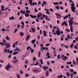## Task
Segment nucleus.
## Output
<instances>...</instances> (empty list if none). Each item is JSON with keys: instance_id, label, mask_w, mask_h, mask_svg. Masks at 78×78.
Wrapping results in <instances>:
<instances>
[{"instance_id": "3c124183", "label": "nucleus", "mask_w": 78, "mask_h": 78, "mask_svg": "<svg viewBox=\"0 0 78 78\" xmlns=\"http://www.w3.org/2000/svg\"><path fill=\"white\" fill-rule=\"evenodd\" d=\"M64 76L62 75H60L59 76V78H62V77Z\"/></svg>"}, {"instance_id": "c756f323", "label": "nucleus", "mask_w": 78, "mask_h": 78, "mask_svg": "<svg viewBox=\"0 0 78 78\" xmlns=\"http://www.w3.org/2000/svg\"><path fill=\"white\" fill-rule=\"evenodd\" d=\"M25 11L27 13V14H29V13H30V11L29 10H26Z\"/></svg>"}, {"instance_id": "9d476101", "label": "nucleus", "mask_w": 78, "mask_h": 78, "mask_svg": "<svg viewBox=\"0 0 78 78\" xmlns=\"http://www.w3.org/2000/svg\"><path fill=\"white\" fill-rule=\"evenodd\" d=\"M64 24L66 27L68 25L67 23H66V22L65 21H64L63 23H62V26H64Z\"/></svg>"}, {"instance_id": "603ef678", "label": "nucleus", "mask_w": 78, "mask_h": 78, "mask_svg": "<svg viewBox=\"0 0 78 78\" xmlns=\"http://www.w3.org/2000/svg\"><path fill=\"white\" fill-rule=\"evenodd\" d=\"M0 44L1 45H5V44H3V42H0Z\"/></svg>"}, {"instance_id": "39448f33", "label": "nucleus", "mask_w": 78, "mask_h": 78, "mask_svg": "<svg viewBox=\"0 0 78 78\" xmlns=\"http://www.w3.org/2000/svg\"><path fill=\"white\" fill-rule=\"evenodd\" d=\"M4 44V45H5V48H10V44L9 43H7L5 44Z\"/></svg>"}, {"instance_id": "6ab92c4d", "label": "nucleus", "mask_w": 78, "mask_h": 78, "mask_svg": "<svg viewBox=\"0 0 78 78\" xmlns=\"http://www.w3.org/2000/svg\"><path fill=\"white\" fill-rule=\"evenodd\" d=\"M31 42L33 44L36 42V40H33L31 41Z\"/></svg>"}, {"instance_id": "864d4df0", "label": "nucleus", "mask_w": 78, "mask_h": 78, "mask_svg": "<svg viewBox=\"0 0 78 78\" xmlns=\"http://www.w3.org/2000/svg\"><path fill=\"white\" fill-rule=\"evenodd\" d=\"M73 73H71V78H73Z\"/></svg>"}, {"instance_id": "4468645a", "label": "nucleus", "mask_w": 78, "mask_h": 78, "mask_svg": "<svg viewBox=\"0 0 78 78\" xmlns=\"http://www.w3.org/2000/svg\"><path fill=\"white\" fill-rule=\"evenodd\" d=\"M42 14L41 13H39L37 15V17L38 18H39L40 17H42Z\"/></svg>"}, {"instance_id": "c03bdc74", "label": "nucleus", "mask_w": 78, "mask_h": 78, "mask_svg": "<svg viewBox=\"0 0 78 78\" xmlns=\"http://www.w3.org/2000/svg\"><path fill=\"white\" fill-rule=\"evenodd\" d=\"M50 62L49 61H47V64L48 66H50Z\"/></svg>"}, {"instance_id": "5fc2aeb1", "label": "nucleus", "mask_w": 78, "mask_h": 78, "mask_svg": "<svg viewBox=\"0 0 78 78\" xmlns=\"http://www.w3.org/2000/svg\"><path fill=\"white\" fill-rule=\"evenodd\" d=\"M55 61H52V60L51 61V64H54V63H55Z\"/></svg>"}, {"instance_id": "7c9ffc66", "label": "nucleus", "mask_w": 78, "mask_h": 78, "mask_svg": "<svg viewBox=\"0 0 78 78\" xmlns=\"http://www.w3.org/2000/svg\"><path fill=\"white\" fill-rule=\"evenodd\" d=\"M68 15H66V16H64V17L63 18V20H65V19H66V18H68Z\"/></svg>"}, {"instance_id": "5701e85b", "label": "nucleus", "mask_w": 78, "mask_h": 78, "mask_svg": "<svg viewBox=\"0 0 78 78\" xmlns=\"http://www.w3.org/2000/svg\"><path fill=\"white\" fill-rule=\"evenodd\" d=\"M17 53H19V52L16 51V52H15L13 53V55H17Z\"/></svg>"}, {"instance_id": "4be33fe9", "label": "nucleus", "mask_w": 78, "mask_h": 78, "mask_svg": "<svg viewBox=\"0 0 78 78\" xmlns=\"http://www.w3.org/2000/svg\"><path fill=\"white\" fill-rule=\"evenodd\" d=\"M31 30H32L33 33H34V32H35V29H34V28H32Z\"/></svg>"}, {"instance_id": "aec40b11", "label": "nucleus", "mask_w": 78, "mask_h": 78, "mask_svg": "<svg viewBox=\"0 0 78 78\" xmlns=\"http://www.w3.org/2000/svg\"><path fill=\"white\" fill-rule=\"evenodd\" d=\"M37 4L36 2H33L32 3V6L33 5V6H34L35 5H37Z\"/></svg>"}, {"instance_id": "f3484780", "label": "nucleus", "mask_w": 78, "mask_h": 78, "mask_svg": "<svg viewBox=\"0 0 78 78\" xmlns=\"http://www.w3.org/2000/svg\"><path fill=\"white\" fill-rule=\"evenodd\" d=\"M45 19H46V20H50V19L49 18H48V16L47 15L45 16Z\"/></svg>"}, {"instance_id": "393cba45", "label": "nucleus", "mask_w": 78, "mask_h": 78, "mask_svg": "<svg viewBox=\"0 0 78 78\" xmlns=\"http://www.w3.org/2000/svg\"><path fill=\"white\" fill-rule=\"evenodd\" d=\"M29 16L30 15L28 14H27V13H26L25 14V17H29Z\"/></svg>"}, {"instance_id": "4c0bfd02", "label": "nucleus", "mask_w": 78, "mask_h": 78, "mask_svg": "<svg viewBox=\"0 0 78 78\" xmlns=\"http://www.w3.org/2000/svg\"><path fill=\"white\" fill-rule=\"evenodd\" d=\"M67 64H68L69 65V64H71L72 62L70 61V62H67Z\"/></svg>"}, {"instance_id": "20e7f679", "label": "nucleus", "mask_w": 78, "mask_h": 78, "mask_svg": "<svg viewBox=\"0 0 78 78\" xmlns=\"http://www.w3.org/2000/svg\"><path fill=\"white\" fill-rule=\"evenodd\" d=\"M62 58V59L65 61H66V59H68V57H67L64 56V55H62L61 56Z\"/></svg>"}, {"instance_id": "79ce46f5", "label": "nucleus", "mask_w": 78, "mask_h": 78, "mask_svg": "<svg viewBox=\"0 0 78 78\" xmlns=\"http://www.w3.org/2000/svg\"><path fill=\"white\" fill-rule=\"evenodd\" d=\"M40 62L41 63V64H44V63H43V60H42V59H41L40 60Z\"/></svg>"}, {"instance_id": "f03ea898", "label": "nucleus", "mask_w": 78, "mask_h": 78, "mask_svg": "<svg viewBox=\"0 0 78 78\" xmlns=\"http://www.w3.org/2000/svg\"><path fill=\"white\" fill-rule=\"evenodd\" d=\"M71 9L72 11L73 12H75V10H76V7L74 6L75 4L74 3H73L72 4H71Z\"/></svg>"}, {"instance_id": "bf43d9fd", "label": "nucleus", "mask_w": 78, "mask_h": 78, "mask_svg": "<svg viewBox=\"0 0 78 78\" xmlns=\"http://www.w3.org/2000/svg\"><path fill=\"white\" fill-rule=\"evenodd\" d=\"M73 73L74 75H76V73H77V72H73Z\"/></svg>"}, {"instance_id": "69168bd1", "label": "nucleus", "mask_w": 78, "mask_h": 78, "mask_svg": "<svg viewBox=\"0 0 78 78\" xmlns=\"http://www.w3.org/2000/svg\"><path fill=\"white\" fill-rule=\"evenodd\" d=\"M37 11H38L37 10V9H36V8H35L34 12H37Z\"/></svg>"}, {"instance_id": "a878e982", "label": "nucleus", "mask_w": 78, "mask_h": 78, "mask_svg": "<svg viewBox=\"0 0 78 78\" xmlns=\"http://www.w3.org/2000/svg\"><path fill=\"white\" fill-rule=\"evenodd\" d=\"M54 5H59V3L58 2H53Z\"/></svg>"}, {"instance_id": "0e129e2a", "label": "nucleus", "mask_w": 78, "mask_h": 78, "mask_svg": "<svg viewBox=\"0 0 78 78\" xmlns=\"http://www.w3.org/2000/svg\"><path fill=\"white\" fill-rule=\"evenodd\" d=\"M36 58H35L34 57H33V61H36Z\"/></svg>"}, {"instance_id": "58836bf2", "label": "nucleus", "mask_w": 78, "mask_h": 78, "mask_svg": "<svg viewBox=\"0 0 78 78\" xmlns=\"http://www.w3.org/2000/svg\"><path fill=\"white\" fill-rule=\"evenodd\" d=\"M74 48L76 50L78 49V46H74Z\"/></svg>"}, {"instance_id": "2f4dec72", "label": "nucleus", "mask_w": 78, "mask_h": 78, "mask_svg": "<svg viewBox=\"0 0 78 78\" xmlns=\"http://www.w3.org/2000/svg\"><path fill=\"white\" fill-rule=\"evenodd\" d=\"M30 50H31V53H33V52H34V50L32 49V48H30Z\"/></svg>"}, {"instance_id": "f257e3e1", "label": "nucleus", "mask_w": 78, "mask_h": 78, "mask_svg": "<svg viewBox=\"0 0 78 78\" xmlns=\"http://www.w3.org/2000/svg\"><path fill=\"white\" fill-rule=\"evenodd\" d=\"M73 20V18L72 17L71 18V20H70L69 21V26L70 27V31H71V33H73V27H72V25H73V23L74 22L73 20Z\"/></svg>"}, {"instance_id": "0eeeda50", "label": "nucleus", "mask_w": 78, "mask_h": 78, "mask_svg": "<svg viewBox=\"0 0 78 78\" xmlns=\"http://www.w3.org/2000/svg\"><path fill=\"white\" fill-rule=\"evenodd\" d=\"M4 51L5 52V53H7L8 52V53H10V50H9V49H8L7 50V49H4Z\"/></svg>"}, {"instance_id": "13d9d810", "label": "nucleus", "mask_w": 78, "mask_h": 78, "mask_svg": "<svg viewBox=\"0 0 78 78\" xmlns=\"http://www.w3.org/2000/svg\"><path fill=\"white\" fill-rule=\"evenodd\" d=\"M49 11V10H47V11L46 12V14H50V13L48 12Z\"/></svg>"}, {"instance_id": "e433bc0d", "label": "nucleus", "mask_w": 78, "mask_h": 78, "mask_svg": "<svg viewBox=\"0 0 78 78\" xmlns=\"http://www.w3.org/2000/svg\"><path fill=\"white\" fill-rule=\"evenodd\" d=\"M73 63L74 65H76V62H75V60H73ZM75 63H76V64H75Z\"/></svg>"}, {"instance_id": "774afa93", "label": "nucleus", "mask_w": 78, "mask_h": 78, "mask_svg": "<svg viewBox=\"0 0 78 78\" xmlns=\"http://www.w3.org/2000/svg\"><path fill=\"white\" fill-rule=\"evenodd\" d=\"M2 31H5V28H3L2 29Z\"/></svg>"}, {"instance_id": "e2e57ef3", "label": "nucleus", "mask_w": 78, "mask_h": 78, "mask_svg": "<svg viewBox=\"0 0 78 78\" xmlns=\"http://www.w3.org/2000/svg\"><path fill=\"white\" fill-rule=\"evenodd\" d=\"M57 58L58 59H60V55L59 54L57 56Z\"/></svg>"}, {"instance_id": "ea45409f", "label": "nucleus", "mask_w": 78, "mask_h": 78, "mask_svg": "<svg viewBox=\"0 0 78 78\" xmlns=\"http://www.w3.org/2000/svg\"><path fill=\"white\" fill-rule=\"evenodd\" d=\"M5 38L7 40H10V39L9 38V37L8 36H6Z\"/></svg>"}, {"instance_id": "680f3d73", "label": "nucleus", "mask_w": 78, "mask_h": 78, "mask_svg": "<svg viewBox=\"0 0 78 78\" xmlns=\"http://www.w3.org/2000/svg\"><path fill=\"white\" fill-rule=\"evenodd\" d=\"M37 22H39V20L38 19V18H37V19L35 20Z\"/></svg>"}, {"instance_id": "cd10ccee", "label": "nucleus", "mask_w": 78, "mask_h": 78, "mask_svg": "<svg viewBox=\"0 0 78 78\" xmlns=\"http://www.w3.org/2000/svg\"><path fill=\"white\" fill-rule=\"evenodd\" d=\"M29 39H30V36H29V35H28L27 36L26 41H28V40H29Z\"/></svg>"}, {"instance_id": "052dcab7", "label": "nucleus", "mask_w": 78, "mask_h": 78, "mask_svg": "<svg viewBox=\"0 0 78 78\" xmlns=\"http://www.w3.org/2000/svg\"><path fill=\"white\" fill-rule=\"evenodd\" d=\"M29 16H30V17H31V18H33L34 15H33L30 14Z\"/></svg>"}, {"instance_id": "bb28decb", "label": "nucleus", "mask_w": 78, "mask_h": 78, "mask_svg": "<svg viewBox=\"0 0 78 78\" xmlns=\"http://www.w3.org/2000/svg\"><path fill=\"white\" fill-rule=\"evenodd\" d=\"M13 59H15V61L16 62H17V61H18V60L16 59V57L14 56L13 57Z\"/></svg>"}, {"instance_id": "6e6552de", "label": "nucleus", "mask_w": 78, "mask_h": 78, "mask_svg": "<svg viewBox=\"0 0 78 78\" xmlns=\"http://www.w3.org/2000/svg\"><path fill=\"white\" fill-rule=\"evenodd\" d=\"M56 34L58 35V36H59L61 35V33L60 32V31L59 30H56Z\"/></svg>"}, {"instance_id": "de8ad7c7", "label": "nucleus", "mask_w": 78, "mask_h": 78, "mask_svg": "<svg viewBox=\"0 0 78 78\" xmlns=\"http://www.w3.org/2000/svg\"><path fill=\"white\" fill-rule=\"evenodd\" d=\"M29 48H31V47H30V46H29L27 47V50H29Z\"/></svg>"}, {"instance_id": "dca6fc26", "label": "nucleus", "mask_w": 78, "mask_h": 78, "mask_svg": "<svg viewBox=\"0 0 78 78\" xmlns=\"http://www.w3.org/2000/svg\"><path fill=\"white\" fill-rule=\"evenodd\" d=\"M20 36H21L22 37H23L24 35V33H23V32H20Z\"/></svg>"}, {"instance_id": "7ed1b4c3", "label": "nucleus", "mask_w": 78, "mask_h": 78, "mask_svg": "<svg viewBox=\"0 0 78 78\" xmlns=\"http://www.w3.org/2000/svg\"><path fill=\"white\" fill-rule=\"evenodd\" d=\"M11 67H12V66H11V65L9 63L5 67V69L6 70H9Z\"/></svg>"}, {"instance_id": "9b49d317", "label": "nucleus", "mask_w": 78, "mask_h": 78, "mask_svg": "<svg viewBox=\"0 0 78 78\" xmlns=\"http://www.w3.org/2000/svg\"><path fill=\"white\" fill-rule=\"evenodd\" d=\"M48 69V66H47L46 67L45 66H44L43 67V69L44 71L47 70Z\"/></svg>"}, {"instance_id": "1a4fd4ad", "label": "nucleus", "mask_w": 78, "mask_h": 78, "mask_svg": "<svg viewBox=\"0 0 78 78\" xmlns=\"http://www.w3.org/2000/svg\"><path fill=\"white\" fill-rule=\"evenodd\" d=\"M61 47H62V46L63 47H65V48H66V49H68V48H69V47L68 46H67V45H66L65 46V45H64L63 44H62L61 45H60Z\"/></svg>"}, {"instance_id": "f8f14e48", "label": "nucleus", "mask_w": 78, "mask_h": 78, "mask_svg": "<svg viewBox=\"0 0 78 78\" xmlns=\"http://www.w3.org/2000/svg\"><path fill=\"white\" fill-rule=\"evenodd\" d=\"M43 3L42 4V7H44V6H45L46 5H47V2H46L45 1H43Z\"/></svg>"}, {"instance_id": "423d86ee", "label": "nucleus", "mask_w": 78, "mask_h": 78, "mask_svg": "<svg viewBox=\"0 0 78 78\" xmlns=\"http://www.w3.org/2000/svg\"><path fill=\"white\" fill-rule=\"evenodd\" d=\"M55 14L56 15V17L57 19H59L60 17H61V14L59 15V14L56 13H55Z\"/></svg>"}, {"instance_id": "473e14b6", "label": "nucleus", "mask_w": 78, "mask_h": 78, "mask_svg": "<svg viewBox=\"0 0 78 78\" xmlns=\"http://www.w3.org/2000/svg\"><path fill=\"white\" fill-rule=\"evenodd\" d=\"M38 64H39V62H38V61L37 60V61L36 63L35 64H34V66H37V65H38Z\"/></svg>"}, {"instance_id": "a19ab883", "label": "nucleus", "mask_w": 78, "mask_h": 78, "mask_svg": "<svg viewBox=\"0 0 78 78\" xmlns=\"http://www.w3.org/2000/svg\"><path fill=\"white\" fill-rule=\"evenodd\" d=\"M41 51H39L38 52V57L39 58L40 56H41Z\"/></svg>"}, {"instance_id": "ddd939ff", "label": "nucleus", "mask_w": 78, "mask_h": 78, "mask_svg": "<svg viewBox=\"0 0 78 78\" xmlns=\"http://www.w3.org/2000/svg\"><path fill=\"white\" fill-rule=\"evenodd\" d=\"M46 56H47V58H48V59L50 58L51 57L50 55V54H49V53L48 52L47 53Z\"/></svg>"}, {"instance_id": "f704fd0d", "label": "nucleus", "mask_w": 78, "mask_h": 78, "mask_svg": "<svg viewBox=\"0 0 78 78\" xmlns=\"http://www.w3.org/2000/svg\"><path fill=\"white\" fill-rule=\"evenodd\" d=\"M1 9H2V11H4V6H3V5L1 6Z\"/></svg>"}, {"instance_id": "412c9836", "label": "nucleus", "mask_w": 78, "mask_h": 78, "mask_svg": "<svg viewBox=\"0 0 78 78\" xmlns=\"http://www.w3.org/2000/svg\"><path fill=\"white\" fill-rule=\"evenodd\" d=\"M32 2V0H29V2L30 3V6H32V3H33Z\"/></svg>"}, {"instance_id": "8fccbe9b", "label": "nucleus", "mask_w": 78, "mask_h": 78, "mask_svg": "<svg viewBox=\"0 0 78 78\" xmlns=\"http://www.w3.org/2000/svg\"><path fill=\"white\" fill-rule=\"evenodd\" d=\"M18 41H17L16 42H15L14 44H15V45H17V44H18Z\"/></svg>"}, {"instance_id": "a18cd8bd", "label": "nucleus", "mask_w": 78, "mask_h": 78, "mask_svg": "<svg viewBox=\"0 0 78 78\" xmlns=\"http://www.w3.org/2000/svg\"><path fill=\"white\" fill-rule=\"evenodd\" d=\"M55 8H56V9H59V7L58 6H55Z\"/></svg>"}, {"instance_id": "49530a36", "label": "nucleus", "mask_w": 78, "mask_h": 78, "mask_svg": "<svg viewBox=\"0 0 78 78\" xmlns=\"http://www.w3.org/2000/svg\"><path fill=\"white\" fill-rule=\"evenodd\" d=\"M17 30H18V29H16L14 30V33H16L17 31Z\"/></svg>"}, {"instance_id": "b1692460", "label": "nucleus", "mask_w": 78, "mask_h": 78, "mask_svg": "<svg viewBox=\"0 0 78 78\" xmlns=\"http://www.w3.org/2000/svg\"><path fill=\"white\" fill-rule=\"evenodd\" d=\"M25 77L27 78V77H29V74L27 73H26L25 76Z\"/></svg>"}, {"instance_id": "09e8293b", "label": "nucleus", "mask_w": 78, "mask_h": 78, "mask_svg": "<svg viewBox=\"0 0 78 78\" xmlns=\"http://www.w3.org/2000/svg\"><path fill=\"white\" fill-rule=\"evenodd\" d=\"M67 37L68 39H70V34L68 35Z\"/></svg>"}, {"instance_id": "a211bd4d", "label": "nucleus", "mask_w": 78, "mask_h": 78, "mask_svg": "<svg viewBox=\"0 0 78 78\" xmlns=\"http://www.w3.org/2000/svg\"><path fill=\"white\" fill-rule=\"evenodd\" d=\"M45 74L47 76H48V75H49V73H48V70L46 71L45 73Z\"/></svg>"}, {"instance_id": "338daca9", "label": "nucleus", "mask_w": 78, "mask_h": 78, "mask_svg": "<svg viewBox=\"0 0 78 78\" xmlns=\"http://www.w3.org/2000/svg\"><path fill=\"white\" fill-rule=\"evenodd\" d=\"M40 46L42 48L43 47H44V44H42L40 45Z\"/></svg>"}, {"instance_id": "37998d69", "label": "nucleus", "mask_w": 78, "mask_h": 78, "mask_svg": "<svg viewBox=\"0 0 78 78\" xmlns=\"http://www.w3.org/2000/svg\"><path fill=\"white\" fill-rule=\"evenodd\" d=\"M66 74L67 76H70V74H69V73L68 72H66Z\"/></svg>"}, {"instance_id": "c9c22d12", "label": "nucleus", "mask_w": 78, "mask_h": 78, "mask_svg": "<svg viewBox=\"0 0 78 78\" xmlns=\"http://www.w3.org/2000/svg\"><path fill=\"white\" fill-rule=\"evenodd\" d=\"M73 43H72L70 45V47L71 48H73Z\"/></svg>"}, {"instance_id": "c85d7f7f", "label": "nucleus", "mask_w": 78, "mask_h": 78, "mask_svg": "<svg viewBox=\"0 0 78 78\" xmlns=\"http://www.w3.org/2000/svg\"><path fill=\"white\" fill-rule=\"evenodd\" d=\"M65 30L66 31L67 33H70V30H69V29L66 28V29Z\"/></svg>"}, {"instance_id": "2eb2a0df", "label": "nucleus", "mask_w": 78, "mask_h": 78, "mask_svg": "<svg viewBox=\"0 0 78 78\" xmlns=\"http://www.w3.org/2000/svg\"><path fill=\"white\" fill-rule=\"evenodd\" d=\"M43 33H44L43 34L44 36V37H47V35H46L47 34V33L46 32V31L44 30L43 31Z\"/></svg>"}, {"instance_id": "72a5a7b5", "label": "nucleus", "mask_w": 78, "mask_h": 78, "mask_svg": "<svg viewBox=\"0 0 78 78\" xmlns=\"http://www.w3.org/2000/svg\"><path fill=\"white\" fill-rule=\"evenodd\" d=\"M2 41L3 43H4L3 44H6V40H5L3 39Z\"/></svg>"}, {"instance_id": "6e6d98bb", "label": "nucleus", "mask_w": 78, "mask_h": 78, "mask_svg": "<svg viewBox=\"0 0 78 78\" xmlns=\"http://www.w3.org/2000/svg\"><path fill=\"white\" fill-rule=\"evenodd\" d=\"M17 78H20V75H19V74H18L17 75Z\"/></svg>"}, {"instance_id": "4d7b16f0", "label": "nucleus", "mask_w": 78, "mask_h": 78, "mask_svg": "<svg viewBox=\"0 0 78 78\" xmlns=\"http://www.w3.org/2000/svg\"><path fill=\"white\" fill-rule=\"evenodd\" d=\"M49 72H52V69L51 68H49Z\"/></svg>"}]
</instances>
